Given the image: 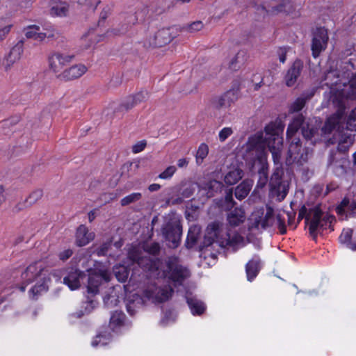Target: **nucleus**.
Wrapping results in <instances>:
<instances>
[{
  "label": "nucleus",
  "mask_w": 356,
  "mask_h": 356,
  "mask_svg": "<svg viewBox=\"0 0 356 356\" xmlns=\"http://www.w3.org/2000/svg\"><path fill=\"white\" fill-rule=\"evenodd\" d=\"M190 275L191 273L187 268L179 266V286L182 284L181 282L188 278Z\"/></svg>",
  "instance_id": "603ef678"
},
{
  "label": "nucleus",
  "mask_w": 356,
  "mask_h": 356,
  "mask_svg": "<svg viewBox=\"0 0 356 356\" xmlns=\"http://www.w3.org/2000/svg\"><path fill=\"white\" fill-rule=\"evenodd\" d=\"M13 26V25L10 24L0 27V42H3L7 38Z\"/></svg>",
  "instance_id": "de8ad7c7"
},
{
  "label": "nucleus",
  "mask_w": 356,
  "mask_h": 356,
  "mask_svg": "<svg viewBox=\"0 0 356 356\" xmlns=\"http://www.w3.org/2000/svg\"><path fill=\"white\" fill-rule=\"evenodd\" d=\"M234 133L232 127H224L218 133V138L220 142L225 141Z\"/></svg>",
  "instance_id": "79ce46f5"
},
{
  "label": "nucleus",
  "mask_w": 356,
  "mask_h": 356,
  "mask_svg": "<svg viewBox=\"0 0 356 356\" xmlns=\"http://www.w3.org/2000/svg\"><path fill=\"white\" fill-rule=\"evenodd\" d=\"M72 254V250L70 249L65 250L59 253V258L62 261L69 259Z\"/></svg>",
  "instance_id": "bf43d9fd"
},
{
  "label": "nucleus",
  "mask_w": 356,
  "mask_h": 356,
  "mask_svg": "<svg viewBox=\"0 0 356 356\" xmlns=\"http://www.w3.org/2000/svg\"><path fill=\"white\" fill-rule=\"evenodd\" d=\"M87 71V67L83 64L74 65L64 70L59 77L65 81H70L81 77Z\"/></svg>",
  "instance_id": "2eb2a0df"
},
{
  "label": "nucleus",
  "mask_w": 356,
  "mask_h": 356,
  "mask_svg": "<svg viewBox=\"0 0 356 356\" xmlns=\"http://www.w3.org/2000/svg\"><path fill=\"white\" fill-rule=\"evenodd\" d=\"M51 275L56 277L57 280H60L57 272L50 273L42 261L34 262L22 273L23 282L19 289L23 292L28 284L35 282V285L29 291V296L31 298L36 299L38 296L48 290Z\"/></svg>",
  "instance_id": "f03ea898"
},
{
  "label": "nucleus",
  "mask_w": 356,
  "mask_h": 356,
  "mask_svg": "<svg viewBox=\"0 0 356 356\" xmlns=\"http://www.w3.org/2000/svg\"><path fill=\"white\" fill-rule=\"evenodd\" d=\"M260 269L259 259L254 257L246 264V274L248 281H252L257 275Z\"/></svg>",
  "instance_id": "4be33fe9"
},
{
  "label": "nucleus",
  "mask_w": 356,
  "mask_h": 356,
  "mask_svg": "<svg viewBox=\"0 0 356 356\" xmlns=\"http://www.w3.org/2000/svg\"><path fill=\"white\" fill-rule=\"evenodd\" d=\"M107 339L102 334L97 335L96 338L92 341V346L94 347L101 344L102 346L107 343Z\"/></svg>",
  "instance_id": "6e6d98bb"
},
{
  "label": "nucleus",
  "mask_w": 356,
  "mask_h": 356,
  "mask_svg": "<svg viewBox=\"0 0 356 356\" xmlns=\"http://www.w3.org/2000/svg\"><path fill=\"white\" fill-rule=\"evenodd\" d=\"M85 276L84 273L77 269L72 268L67 275L64 277L63 283L66 284L71 290H75L79 288L81 280Z\"/></svg>",
  "instance_id": "4468645a"
},
{
  "label": "nucleus",
  "mask_w": 356,
  "mask_h": 356,
  "mask_svg": "<svg viewBox=\"0 0 356 356\" xmlns=\"http://www.w3.org/2000/svg\"><path fill=\"white\" fill-rule=\"evenodd\" d=\"M136 106L131 96L127 97L120 104V108L126 111Z\"/></svg>",
  "instance_id": "49530a36"
},
{
  "label": "nucleus",
  "mask_w": 356,
  "mask_h": 356,
  "mask_svg": "<svg viewBox=\"0 0 356 356\" xmlns=\"http://www.w3.org/2000/svg\"><path fill=\"white\" fill-rule=\"evenodd\" d=\"M172 292L170 288L158 289L156 290L154 298L159 302L166 301L172 296Z\"/></svg>",
  "instance_id": "473e14b6"
},
{
  "label": "nucleus",
  "mask_w": 356,
  "mask_h": 356,
  "mask_svg": "<svg viewBox=\"0 0 356 356\" xmlns=\"http://www.w3.org/2000/svg\"><path fill=\"white\" fill-rule=\"evenodd\" d=\"M110 248L111 242H105L99 248H97L94 252L96 253L99 257L104 256L106 254Z\"/></svg>",
  "instance_id": "8fccbe9b"
},
{
  "label": "nucleus",
  "mask_w": 356,
  "mask_h": 356,
  "mask_svg": "<svg viewBox=\"0 0 356 356\" xmlns=\"http://www.w3.org/2000/svg\"><path fill=\"white\" fill-rule=\"evenodd\" d=\"M95 307V302L93 300L86 301L83 303V307L84 311L81 310L79 313H77L78 317H81L84 314H90Z\"/></svg>",
  "instance_id": "ea45409f"
},
{
  "label": "nucleus",
  "mask_w": 356,
  "mask_h": 356,
  "mask_svg": "<svg viewBox=\"0 0 356 356\" xmlns=\"http://www.w3.org/2000/svg\"><path fill=\"white\" fill-rule=\"evenodd\" d=\"M42 195L43 193L42 190H35L26 199V202L29 205H32L37 202L42 197Z\"/></svg>",
  "instance_id": "58836bf2"
},
{
  "label": "nucleus",
  "mask_w": 356,
  "mask_h": 356,
  "mask_svg": "<svg viewBox=\"0 0 356 356\" xmlns=\"http://www.w3.org/2000/svg\"><path fill=\"white\" fill-rule=\"evenodd\" d=\"M306 99L304 97L298 98L291 106V111L293 112H298L300 111L305 106Z\"/></svg>",
  "instance_id": "c03bdc74"
},
{
  "label": "nucleus",
  "mask_w": 356,
  "mask_h": 356,
  "mask_svg": "<svg viewBox=\"0 0 356 356\" xmlns=\"http://www.w3.org/2000/svg\"><path fill=\"white\" fill-rule=\"evenodd\" d=\"M336 209L337 213L341 216L345 213L346 216L348 213L356 215V203L355 202L350 203L348 200L344 199Z\"/></svg>",
  "instance_id": "5701e85b"
},
{
  "label": "nucleus",
  "mask_w": 356,
  "mask_h": 356,
  "mask_svg": "<svg viewBox=\"0 0 356 356\" xmlns=\"http://www.w3.org/2000/svg\"><path fill=\"white\" fill-rule=\"evenodd\" d=\"M280 131L273 125L267 126L265 132H258L249 138L245 145L248 156L258 159L263 165L266 161V147L272 154L273 161L279 163L283 147Z\"/></svg>",
  "instance_id": "f257e3e1"
},
{
  "label": "nucleus",
  "mask_w": 356,
  "mask_h": 356,
  "mask_svg": "<svg viewBox=\"0 0 356 356\" xmlns=\"http://www.w3.org/2000/svg\"><path fill=\"white\" fill-rule=\"evenodd\" d=\"M195 188L196 184L195 183L191 181H186L181 183L179 191L181 190L184 197H188L193 194Z\"/></svg>",
  "instance_id": "e433bc0d"
},
{
  "label": "nucleus",
  "mask_w": 356,
  "mask_h": 356,
  "mask_svg": "<svg viewBox=\"0 0 356 356\" xmlns=\"http://www.w3.org/2000/svg\"><path fill=\"white\" fill-rule=\"evenodd\" d=\"M42 34L44 35V40L45 38L54 39L58 35V33L52 26L45 28L44 31H42Z\"/></svg>",
  "instance_id": "a18cd8bd"
},
{
  "label": "nucleus",
  "mask_w": 356,
  "mask_h": 356,
  "mask_svg": "<svg viewBox=\"0 0 356 356\" xmlns=\"http://www.w3.org/2000/svg\"><path fill=\"white\" fill-rule=\"evenodd\" d=\"M209 241V244L202 250V254L204 259L208 256L214 261L216 259L215 253H210V245L216 243L219 246L225 248L232 246L233 248H239L245 244V239L238 234H230L223 229L222 225L218 222H213L210 224L207 229V235L205 240Z\"/></svg>",
  "instance_id": "7ed1b4c3"
},
{
  "label": "nucleus",
  "mask_w": 356,
  "mask_h": 356,
  "mask_svg": "<svg viewBox=\"0 0 356 356\" xmlns=\"http://www.w3.org/2000/svg\"><path fill=\"white\" fill-rule=\"evenodd\" d=\"M345 95L348 97H356V74L350 79L348 85L344 86V88L339 97H337V95L332 96V104L337 106L338 110L337 113L330 117L326 121L322 129L324 134L331 133L332 130L339 127V125L343 122V97Z\"/></svg>",
  "instance_id": "20e7f679"
},
{
  "label": "nucleus",
  "mask_w": 356,
  "mask_h": 356,
  "mask_svg": "<svg viewBox=\"0 0 356 356\" xmlns=\"http://www.w3.org/2000/svg\"><path fill=\"white\" fill-rule=\"evenodd\" d=\"M203 28V24L200 21H197L192 23L190 25V29L193 31H197L201 30Z\"/></svg>",
  "instance_id": "e2e57ef3"
},
{
  "label": "nucleus",
  "mask_w": 356,
  "mask_h": 356,
  "mask_svg": "<svg viewBox=\"0 0 356 356\" xmlns=\"http://www.w3.org/2000/svg\"><path fill=\"white\" fill-rule=\"evenodd\" d=\"M146 145H147V143L145 140H140V141L138 142L137 143H136L134 145H133L132 152L134 154L139 153L145 149V147H146Z\"/></svg>",
  "instance_id": "5fc2aeb1"
},
{
  "label": "nucleus",
  "mask_w": 356,
  "mask_h": 356,
  "mask_svg": "<svg viewBox=\"0 0 356 356\" xmlns=\"http://www.w3.org/2000/svg\"><path fill=\"white\" fill-rule=\"evenodd\" d=\"M302 68V65L300 61H296L293 64L285 76V82L287 86L291 87L295 85Z\"/></svg>",
  "instance_id": "f3484780"
},
{
  "label": "nucleus",
  "mask_w": 356,
  "mask_h": 356,
  "mask_svg": "<svg viewBox=\"0 0 356 356\" xmlns=\"http://www.w3.org/2000/svg\"><path fill=\"white\" fill-rule=\"evenodd\" d=\"M111 83L113 86H118L122 83V77L120 75L115 77H113Z\"/></svg>",
  "instance_id": "69168bd1"
},
{
  "label": "nucleus",
  "mask_w": 356,
  "mask_h": 356,
  "mask_svg": "<svg viewBox=\"0 0 356 356\" xmlns=\"http://www.w3.org/2000/svg\"><path fill=\"white\" fill-rule=\"evenodd\" d=\"M113 273L120 282H124L129 276V271L124 266H116L113 268Z\"/></svg>",
  "instance_id": "72a5a7b5"
},
{
  "label": "nucleus",
  "mask_w": 356,
  "mask_h": 356,
  "mask_svg": "<svg viewBox=\"0 0 356 356\" xmlns=\"http://www.w3.org/2000/svg\"><path fill=\"white\" fill-rule=\"evenodd\" d=\"M69 11V5L65 1H56L51 3L50 15L54 17H65Z\"/></svg>",
  "instance_id": "aec40b11"
},
{
  "label": "nucleus",
  "mask_w": 356,
  "mask_h": 356,
  "mask_svg": "<svg viewBox=\"0 0 356 356\" xmlns=\"http://www.w3.org/2000/svg\"><path fill=\"white\" fill-rule=\"evenodd\" d=\"M267 180H268L267 174L264 170L260 171L258 185H259L261 186H264L266 184Z\"/></svg>",
  "instance_id": "052dcab7"
},
{
  "label": "nucleus",
  "mask_w": 356,
  "mask_h": 356,
  "mask_svg": "<svg viewBox=\"0 0 356 356\" xmlns=\"http://www.w3.org/2000/svg\"><path fill=\"white\" fill-rule=\"evenodd\" d=\"M303 117L301 115H298L293 122L289 125L287 129V138L291 139L292 136L297 132L300 125L302 124Z\"/></svg>",
  "instance_id": "c756f323"
},
{
  "label": "nucleus",
  "mask_w": 356,
  "mask_h": 356,
  "mask_svg": "<svg viewBox=\"0 0 356 356\" xmlns=\"http://www.w3.org/2000/svg\"><path fill=\"white\" fill-rule=\"evenodd\" d=\"M347 124L350 129L356 128V108L348 116Z\"/></svg>",
  "instance_id": "864d4df0"
},
{
  "label": "nucleus",
  "mask_w": 356,
  "mask_h": 356,
  "mask_svg": "<svg viewBox=\"0 0 356 356\" xmlns=\"http://www.w3.org/2000/svg\"><path fill=\"white\" fill-rule=\"evenodd\" d=\"M73 58V55L55 52L49 58V67L54 72H58L65 65L72 62Z\"/></svg>",
  "instance_id": "f8f14e48"
},
{
  "label": "nucleus",
  "mask_w": 356,
  "mask_h": 356,
  "mask_svg": "<svg viewBox=\"0 0 356 356\" xmlns=\"http://www.w3.org/2000/svg\"><path fill=\"white\" fill-rule=\"evenodd\" d=\"M173 28H165L159 30L155 34L149 36L145 42V45L149 47H161L168 44L172 39Z\"/></svg>",
  "instance_id": "1a4fd4ad"
},
{
  "label": "nucleus",
  "mask_w": 356,
  "mask_h": 356,
  "mask_svg": "<svg viewBox=\"0 0 356 356\" xmlns=\"http://www.w3.org/2000/svg\"><path fill=\"white\" fill-rule=\"evenodd\" d=\"M138 13L130 12L123 14L121 17L122 21L118 28L113 29L108 31L109 35H122L128 32L132 26L138 22Z\"/></svg>",
  "instance_id": "6e6552de"
},
{
  "label": "nucleus",
  "mask_w": 356,
  "mask_h": 356,
  "mask_svg": "<svg viewBox=\"0 0 356 356\" xmlns=\"http://www.w3.org/2000/svg\"><path fill=\"white\" fill-rule=\"evenodd\" d=\"M277 54L280 61L284 63L286 60V49L285 48H280L277 51Z\"/></svg>",
  "instance_id": "0e129e2a"
},
{
  "label": "nucleus",
  "mask_w": 356,
  "mask_h": 356,
  "mask_svg": "<svg viewBox=\"0 0 356 356\" xmlns=\"http://www.w3.org/2000/svg\"><path fill=\"white\" fill-rule=\"evenodd\" d=\"M111 13V8L108 6H105L100 13V19L105 20Z\"/></svg>",
  "instance_id": "13d9d810"
},
{
  "label": "nucleus",
  "mask_w": 356,
  "mask_h": 356,
  "mask_svg": "<svg viewBox=\"0 0 356 356\" xmlns=\"http://www.w3.org/2000/svg\"><path fill=\"white\" fill-rule=\"evenodd\" d=\"M166 276L175 282L178 281V261L177 258L169 259L167 263Z\"/></svg>",
  "instance_id": "bb28decb"
},
{
  "label": "nucleus",
  "mask_w": 356,
  "mask_h": 356,
  "mask_svg": "<svg viewBox=\"0 0 356 356\" xmlns=\"http://www.w3.org/2000/svg\"><path fill=\"white\" fill-rule=\"evenodd\" d=\"M131 97L136 106L147 99V93L146 92L141 91L134 95H131Z\"/></svg>",
  "instance_id": "3c124183"
},
{
  "label": "nucleus",
  "mask_w": 356,
  "mask_h": 356,
  "mask_svg": "<svg viewBox=\"0 0 356 356\" xmlns=\"http://www.w3.org/2000/svg\"><path fill=\"white\" fill-rule=\"evenodd\" d=\"M353 230L350 228L344 229L339 236V241L346 245V246L352 250H356V243L351 241Z\"/></svg>",
  "instance_id": "c85d7f7f"
},
{
  "label": "nucleus",
  "mask_w": 356,
  "mask_h": 356,
  "mask_svg": "<svg viewBox=\"0 0 356 356\" xmlns=\"http://www.w3.org/2000/svg\"><path fill=\"white\" fill-rule=\"evenodd\" d=\"M275 222L280 234H285L286 229L281 216L277 214L275 217L273 209L266 207V211L264 209H259L252 212L248 219V227L251 232L260 231L272 226Z\"/></svg>",
  "instance_id": "39448f33"
},
{
  "label": "nucleus",
  "mask_w": 356,
  "mask_h": 356,
  "mask_svg": "<svg viewBox=\"0 0 356 356\" xmlns=\"http://www.w3.org/2000/svg\"><path fill=\"white\" fill-rule=\"evenodd\" d=\"M253 182L251 180H244L235 189V196L238 200H243L248 196Z\"/></svg>",
  "instance_id": "a878e982"
},
{
  "label": "nucleus",
  "mask_w": 356,
  "mask_h": 356,
  "mask_svg": "<svg viewBox=\"0 0 356 356\" xmlns=\"http://www.w3.org/2000/svg\"><path fill=\"white\" fill-rule=\"evenodd\" d=\"M209 154V146L206 143H201L196 153V163L197 165L202 163L204 159Z\"/></svg>",
  "instance_id": "c9c22d12"
},
{
  "label": "nucleus",
  "mask_w": 356,
  "mask_h": 356,
  "mask_svg": "<svg viewBox=\"0 0 356 356\" xmlns=\"http://www.w3.org/2000/svg\"><path fill=\"white\" fill-rule=\"evenodd\" d=\"M24 43L23 40L18 41L6 56L2 62V66L5 71L10 70L13 64L21 58L24 53Z\"/></svg>",
  "instance_id": "9b49d317"
},
{
  "label": "nucleus",
  "mask_w": 356,
  "mask_h": 356,
  "mask_svg": "<svg viewBox=\"0 0 356 356\" xmlns=\"http://www.w3.org/2000/svg\"><path fill=\"white\" fill-rule=\"evenodd\" d=\"M233 95V92L229 91L222 96L216 98L213 102V107L216 109H220L229 106L232 102L231 96Z\"/></svg>",
  "instance_id": "cd10ccee"
},
{
  "label": "nucleus",
  "mask_w": 356,
  "mask_h": 356,
  "mask_svg": "<svg viewBox=\"0 0 356 356\" xmlns=\"http://www.w3.org/2000/svg\"><path fill=\"white\" fill-rule=\"evenodd\" d=\"M141 197L142 194L140 193H133L123 197L120 201V204L122 207L127 206L131 203L138 202Z\"/></svg>",
  "instance_id": "4c0bfd02"
},
{
  "label": "nucleus",
  "mask_w": 356,
  "mask_h": 356,
  "mask_svg": "<svg viewBox=\"0 0 356 356\" xmlns=\"http://www.w3.org/2000/svg\"><path fill=\"white\" fill-rule=\"evenodd\" d=\"M328 40L327 30L324 28H318L314 33L312 50L314 57L318 56L320 53L325 50Z\"/></svg>",
  "instance_id": "9d476101"
},
{
  "label": "nucleus",
  "mask_w": 356,
  "mask_h": 356,
  "mask_svg": "<svg viewBox=\"0 0 356 356\" xmlns=\"http://www.w3.org/2000/svg\"><path fill=\"white\" fill-rule=\"evenodd\" d=\"M24 35L28 39H33L38 42L44 40V35L42 34L40 27L38 25H29L23 29Z\"/></svg>",
  "instance_id": "412c9836"
},
{
  "label": "nucleus",
  "mask_w": 356,
  "mask_h": 356,
  "mask_svg": "<svg viewBox=\"0 0 356 356\" xmlns=\"http://www.w3.org/2000/svg\"><path fill=\"white\" fill-rule=\"evenodd\" d=\"M163 234L167 241L168 247L171 248H176L178 247L177 227H173L171 225H167L163 229Z\"/></svg>",
  "instance_id": "a211bd4d"
},
{
  "label": "nucleus",
  "mask_w": 356,
  "mask_h": 356,
  "mask_svg": "<svg viewBox=\"0 0 356 356\" xmlns=\"http://www.w3.org/2000/svg\"><path fill=\"white\" fill-rule=\"evenodd\" d=\"M186 302L188 307L193 315H200L204 313L206 307L204 304L195 297L192 296V294L188 293L186 295Z\"/></svg>",
  "instance_id": "6ab92c4d"
},
{
  "label": "nucleus",
  "mask_w": 356,
  "mask_h": 356,
  "mask_svg": "<svg viewBox=\"0 0 356 356\" xmlns=\"http://www.w3.org/2000/svg\"><path fill=\"white\" fill-rule=\"evenodd\" d=\"M288 5V3L284 1L280 5H272V10L274 12H282L285 10V7Z\"/></svg>",
  "instance_id": "680f3d73"
},
{
  "label": "nucleus",
  "mask_w": 356,
  "mask_h": 356,
  "mask_svg": "<svg viewBox=\"0 0 356 356\" xmlns=\"http://www.w3.org/2000/svg\"><path fill=\"white\" fill-rule=\"evenodd\" d=\"M101 283V277L99 275H92L88 277V292L95 294L98 292V286Z\"/></svg>",
  "instance_id": "2f4dec72"
},
{
  "label": "nucleus",
  "mask_w": 356,
  "mask_h": 356,
  "mask_svg": "<svg viewBox=\"0 0 356 356\" xmlns=\"http://www.w3.org/2000/svg\"><path fill=\"white\" fill-rule=\"evenodd\" d=\"M225 201L227 202L228 206L233 205V198H232V190H230L229 193L227 194L225 197Z\"/></svg>",
  "instance_id": "338daca9"
},
{
  "label": "nucleus",
  "mask_w": 356,
  "mask_h": 356,
  "mask_svg": "<svg viewBox=\"0 0 356 356\" xmlns=\"http://www.w3.org/2000/svg\"><path fill=\"white\" fill-rule=\"evenodd\" d=\"M245 60V53L238 52L230 61L229 68L232 70H236L239 68Z\"/></svg>",
  "instance_id": "f704fd0d"
},
{
  "label": "nucleus",
  "mask_w": 356,
  "mask_h": 356,
  "mask_svg": "<svg viewBox=\"0 0 356 356\" xmlns=\"http://www.w3.org/2000/svg\"><path fill=\"white\" fill-rule=\"evenodd\" d=\"M95 238L94 232H90L84 225H81L76 232V244L79 246H84L88 244Z\"/></svg>",
  "instance_id": "dca6fc26"
},
{
  "label": "nucleus",
  "mask_w": 356,
  "mask_h": 356,
  "mask_svg": "<svg viewBox=\"0 0 356 356\" xmlns=\"http://www.w3.org/2000/svg\"><path fill=\"white\" fill-rule=\"evenodd\" d=\"M243 177V171L236 167L231 168L225 174L224 181L227 185H234Z\"/></svg>",
  "instance_id": "393cba45"
},
{
  "label": "nucleus",
  "mask_w": 356,
  "mask_h": 356,
  "mask_svg": "<svg viewBox=\"0 0 356 356\" xmlns=\"http://www.w3.org/2000/svg\"><path fill=\"white\" fill-rule=\"evenodd\" d=\"M222 187V184L221 182L211 180L199 186L198 194L201 197H210L213 196L218 191H220Z\"/></svg>",
  "instance_id": "ddd939ff"
},
{
  "label": "nucleus",
  "mask_w": 356,
  "mask_h": 356,
  "mask_svg": "<svg viewBox=\"0 0 356 356\" xmlns=\"http://www.w3.org/2000/svg\"><path fill=\"white\" fill-rule=\"evenodd\" d=\"M34 0H21L20 1V6L24 8L29 7Z\"/></svg>",
  "instance_id": "774afa93"
},
{
  "label": "nucleus",
  "mask_w": 356,
  "mask_h": 356,
  "mask_svg": "<svg viewBox=\"0 0 356 356\" xmlns=\"http://www.w3.org/2000/svg\"><path fill=\"white\" fill-rule=\"evenodd\" d=\"M104 302L106 307L112 308L118 305L119 300L116 296L107 295L104 298Z\"/></svg>",
  "instance_id": "a19ab883"
},
{
  "label": "nucleus",
  "mask_w": 356,
  "mask_h": 356,
  "mask_svg": "<svg viewBox=\"0 0 356 356\" xmlns=\"http://www.w3.org/2000/svg\"><path fill=\"white\" fill-rule=\"evenodd\" d=\"M306 213V221L309 226V233L313 238H316L318 234H321L331 227L334 220L333 216L323 213L318 207H314L307 212L305 207H303L299 212L298 220L302 219Z\"/></svg>",
  "instance_id": "423d86ee"
},
{
  "label": "nucleus",
  "mask_w": 356,
  "mask_h": 356,
  "mask_svg": "<svg viewBox=\"0 0 356 356\" xmlns=\"http://www.w3.org/2000/svg\"><path fill=\"white\" fill-rule=\"evenodd\" d=\"M307 159V153L306 150L302 148L298 138H293L291 141L289 147L286 163L289 165L298 163L302 165Z\"/></svg>",
  "instance_id": "0eeeda50"
},
{
  "label": "nucleus",
  "mask_w": 356,
  "mask_h": 356,
  "mask_svg": "<svg viewBox=\"0 0 356 356\" xmlns=\"http://www.w3.org/2000/svg\"><path fill=\"white\" fill-rule=\"evenodd\" d=\"M245 219V212L242 209H235L227 215V220L232 226H237Z\"/></svg>",
  "instance_id": "b1692460"
},
{
  "label": "nucleus",
  "mask_w": 356,
  "mask_h": 356,
  "mask_svg": "<svg viewBox=\"0 0 356 356\" xmlns=\"http://www.w3.org/2000/svg\"><path fill=\"white\" fill-rule=\"evenodd\" d=\"M124 314L118 311L113 312L110 318V327L114 330L117 327L122 325L124 320Z\"/></svg>",
  "instance_id": "7c9ffc66"
},
{
  "label": "nucleus",
  "mask_w": 356,
  "mask_h": 356,
  "mask_svg": "<svg viewBox=\"0 0 356 356\" xmlns=\"http://www.w3.org/2000/svg\"><path fill=\"white\" fill-rule=\"evenodd\" d=\"M316 130L314 129H306L305 127H302V134L304 137L307 139H312L314 136Z\"/></svg>",
  "instance_id": "4d7b16f0"
},
{
  "label": "nucleus",
  "mask_w": 356,
  "mask_h": 356,
  "mask_svg": "<svg viewBox=\"0 0 356 356\" xmlns=\"http://www.w3.org/2000/svg\"><path fill=\"white\" fill-rule=\"evenodd\" d=\"M144 250L152 254H156L160 250V245L158 243L153 242L144 245Z\"/></svg>",
  "instance_id": "37998d69"
},
{
  "label": "nucleus",
  "mask_w": 356,
  "mask_h": 356,
  "mask_svg": "<svg viewBox=\"0 0 356 356\" xmlns=\"http://www.w3.org/2000/svg\"><path fill=\"white\" fill-rule=\"evenodd\" d=\"M176 170L175 166H169L159 175V177L163 179H170L175 173Z\"/></svg>",
  "instance_id": "09e8293b"
}]
</instances>
